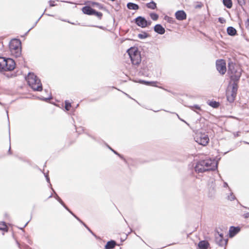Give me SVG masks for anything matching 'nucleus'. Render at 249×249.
<instances>
[{
  "mask_svg": "<svg viewBox=\"0 0 249 249\" xmlns=\"http://www.w3.org/2000/svg\"><path fill=\"white\" fill-rule=\"evenodd\" d=\"M52 196H53V195H52V194H51V195H50V196H49V198L52 197Z\"/></svg>",
  "mask_w": 249,
  "mask_h": 249,
  "instance_id": "obj_59",
  "label": "nucleus"
},
{
  "mask_svg": "<svg viewBox=\"0 0 249 249\" xmlns=\"http://www.w3.org/2000/svg\"><path fill=\"white\" fill-rule=\"evenodd\" d=\"M238 3L241 6H243L246 4L245 0H237Z\"/></svg>",
  "mask_w": 249,
  "mask_h": 249,
  "instance_id": "obj_35",
  "label": "nucleus"
},
{
  "mask_svg": "<svg viewBox=\"0 0 249 249\" xmlns=\"http://www.w3.org/2000/svg\"><path fill=\"white\" fill-rule=\"evenodd\" d=\"M217 163L215 160L206 159L197 162L195 167L196 172L203 173L210 170H214L217 168Z\"/></svg>",
  "mask_w": 249,
  "mask_h": 249,
  "instance_id": "obj_1",
  "label": "nucleus"
},
{
  "mask_svg": "<svg viewBox=\"0 0 249 249\" xmlns=\"http://www.w3.org/2000/svg\"><path fill=\"white\" fill-rule=\"evenodd\" d=\"M139 83L142 84H144L146 85H152L154 87H157L156 84L157 83V82H149V81H146L144 80H140Z\"/></svg>",
  "mask_w": 249,
  "mask_h": 249,
  "instance_id": "obj_25",
  "label": "nucleus"
},
{
  "mask_svg": "<svg viewBox=\"0 0 249 249\" xmlns=\"http://www.w3.org/2000/svg\"><path fill=\"white\" fill-rule=\"evenodd\" d=\"M93 236H94L95 237H96V235L94 233V232H93V231L89 228L88 230Z\"/></svg>",
  "mask_w": 249,
  "mask_h": 249,
  "instance_id": "obj_48",
  "label": "nucleus"
},
{
  "mask_svg": "<svg viewBox=\"0 0 249 249\" xmlns=\"http://www.w3.org/2000/svg\"><path fill=\"white\" fill-rule=\"evenodd\" d=\"M125 94H126V95H127L128 97H129V95H128L127 94H126V93H125Z\"/></svg>",
  "mask_w": 249,
  "mask_h": 249,
  "instance_id": "obj_63",
  "label": "nucleus"
},
{
  "mask_svg": "<svg viewBox=\"0 0 249 249\" xmlns=\"http://www.w3.org/2000/svg\"><path fill=\"white\" fill-rule=\"evenodd\" d=\"M154 30L156 33L160 35H163L165 32V29L160 24H156L154 27Z\"/></svg>",
  "mask_w": 249,
  "mask_h": 249,
  "instance_id": "obj_15",
  "label": "nucleus"
},
{
  "mask_svg": "<svg viewBox=\"0 0 249 249\" xmlns=\"http://www.w3.org/2000/svg\"><path fill=\"white\" fill-rule=\"evenodd\" d=\"M86 228L87 229V230H88L89 229V228L88 226H87V227H86Z\"/></svg>",
  "mask_w": 249,
  "mask_h": 249,
  "instance_id": "obj_62",
  "label": "nucleus"
},
{
  "mask_svg": "<svg viewBox=\"0 0 249 249\" xmlns=\"http://www.w3.org/2000/svg\"><path fill=\"white\" fill-rule=\"evenodd\" d=\"M49 3L50 6H54L55 5V4H54V2L53 1L50 0Z\"/></svg>",
  "mask_w": 249,
  "mask_h": 249,
  "instance_id": "obj_46",
  "label": "nucleus"
},
{
  "mask_svg": "<svg viewBox=\"0 0 249 249\" xmlns=\"http://www.w3.org/2000/svg\"><path fill=\"white\" fill-rule=\"evenodd\" d=\"M8 153L11 154V146H10V147L9 148V150H8Z\"/></svg>",
  "mask_w": 249,
  "mask_h": 249,
  "instance_id": "obj_53",
  "label": "nucleus"
},
{
  "mask_svg": "<svg viewBox=\"0 0 249 249\" xmlns=\"http://www.w3.org/2000/svg\"><path fill=\"white\" fill-rule=\"evenodd\" d=\"M45 12V11L44 12ZM44 14V13H43L41 16L37 20V21L35 23V24H34V25L25 33V35H27V34L29 32V31L32 30L33 28H34V27L35 26H36L37 23L38 22V21L40 20V19L42 17V16L43 15V14Z\"/></svg>",
  "mask_w": 249,
  "mask_h": 249,
  "instance_id": "obj_32",
  "label": "nucleus"
},
{
  "mask_svg": "<svg viewBox=\"0 0 249 249\" xmlns=\"http://www.w3.org/2000/svg\"><path fill=\"white\" fill-rule=\"evenodd\" d=\"M51 189L55 195L54 198L63 206L64 208H66L65 203L62 201V200L59 197L57 194L55 193L52 187H51Z\"/></svg>",
  "mask_w": 249,
  "mask_h": 249,
  "instance_id": "obj_22",
  "label": "nucleus"
},
{
  "mask_svg": "<svg viewBox=\"0 0 249 249\" xmlns=\"http://www.w3.org/2000/svg\"><path fill=\"white\" fill-rule=\"evenodd\" d=\"M116 155L117 156H118L121 159L125 160V159H124V158L123 157V156L122 155L120 154L119 153H118Z\"/></svg>",
  "mask_w": 249,
  "mask_h": 249,
  "instance_id": "obj_47",
  "label": "nucleus"
},
{
  "mask_svg": "<svg viewBox=\"0 0 249 249\" xmlns=\"http://www.w3.org/2000/svg\"><path fill=\"white\" fill-rule=\"evenodd\" d=\"M238 86L237 83H232L231 90L227 92V100L231 103H233L237 95Z\"/></svg>",
  "mask_w": 249,
  "mask_h": 249,
  "instance_id": "obj_6",
  "label": "nucleus"
},
{
  "mask_svg": "<svg viewBox=\"0 0 249 249\" xmlns=\"http://www.w3.org/2000/svg\"><path fill=\"white\" fill-rule=\"evenodd\" d=\"M195 141L199 144L203 146L206 145L209 142V138L207 135L199 133L195 137Z\"/></svg>",
  "mask_w": 249,
  "mask_h": 249,
  "instance_id": "obj_7",
  "label": "nucleus"
},
{
  "mask_svg": "<svg viewBox=\"0 0 249 249\" xmlns=\"http://www.w3.org/2000/svg\"><path fill=\"white\" fill-rule=\"evenodd\" d=\"M215 242L219 246L223 247L227 244L228 239H224L221 237H217V236L215 235Z\"/></svg>",
  "mask_w": 249,
  "mask_h": 249,
  "instance_id": "obj_14",
  "label": "nucleus"
},
{
  "mask_svg": "<svg viewBox=\"0 0 249 249\" xmlns=\"http://www.w3.org/2000/svg\"><path fill=\"white\" fill-rule=\"evenodd\" d=\"M228 71L231 73H233L240 71V70L236 69L235 64L233 62H231L228 63Z\"/></svg>",
  "mask_w": 249,
  "mask_h": 249,
  "instance_id": "obj_16",
  "label": "nucleus"
},
{
  "mask_svg": "<svg viewBox=\"0 0 249 249\" xmlns=\"http://www.w3.org/2000/svg\"><path fill=\"white\" fill-rule=\"evenodd\" d=\"M17 245H18V248H19L20 249H22V247L23 246H24V248H25L28 249V248H29V246H27V245H21L19 243V242H18V241H17Z\"/></svg>",
  "mask_w": 249,
  "mask_h": 249,
  "instance_id": "obj_36",
  "label": "nucleus"
},
{
  "mask_svg": "<svg viewBox=\"0 0 249 249\" xmlns=\"http://www.w3.org/2000/svg\"><path fill=\"white\" fill-rule=\"evenodd\" d=\"M107 147H108V148L109 149H110L115 154H117L118 153V152L117 151H116L115 150H114V149H113L112 148H111L109 146L107 145Z\"/></svg>",
  "mask_w": 249,
  "mask_h": 249,
  "instance_id": "obj_45",
  "label": "nucleus"
},
{
  "mask_svg": "<svg viewBox=\"0 0 249 249\" xmlns=\"http://www.w3.org/2000/svg\"><path fill=\"white\" fill-rule=\"evenodd\" d=\"M100 19H101L103 16V14L100 12L96 11L95 10H94V15Z\"/></svg>",
  "mask_w": 249,
  "mask_h": 249,
  "instance_id": "obj_31",
  "label": "nucleus"
},
{
  "mask_svg": "<svg viewBox=\"0 0 249 249\" xmlns=\"http://www.w3.org/2000/svg\"><path fill=\"white\" fill-rule=\"evenodd\" d=\"M165 90L167 91L168 92H170V91L168 90L167 89H164Z\"/></svg>",
  "mask_w": 249,
  "mask_h": 249,
  "instance_id": "obj_61",
  "label": "nucleus"
},
{
  "mask_svg": "<svg viewBox=\"0 0 249 249\" xmlns=\"http://www.w3.org/2000/svg\"><path fill=\"white\" fill-rule=\"evenodd\" d=\"M71 107V104L68 101H65V108L67 111H69Z\"/></svg>",
  "mask_w": 249,
  "mask_h": 249,
  "instance_id": "obj_30",
  "label": "nucleus"
},
{
  "mask_svg": "<svg viewBox=\"0 0 249 249\" xmlns=\"http://www.w3.org/2000/svg\"><path fill=\"white\" fill-rule=\"evenodd\" d=\"M9 49L11 53L16 57L21 54V43L18 39H13L9 43Z\"/></svg>",
  "mask_w": 249,
  "mask_h": 249,
  "instance_id": "obj_5",
  "label": "nucleus"
},
{
  "mask_svg": "<svg viewBox=\"0 0 249 249\" xmlns=\"http://www.w3.org/2000/svg\"><path fill=\"white\" fill-rule=\"evenodd\" d=\"M214 192H215V190H214V188L213 187V188H212V192H211V193H213V194H214Z\"/></svg>",
  "mask_w": 249,
  "mask_h": 249,
  "instance_id": "obj_54",
  "label": "nucleus"
},
{
  "mask_svg": "<svg viewBox=\"0 0 249 249\" xmlns=\"http://www.w3.org/2000/svg\"><path fill=\"white\" fill-rule=\"evenodd\" d=\"M126 7L128 9L137 10L139 9V6L133 2H128L127 3Z\"/></svg>",
  "mask_w": 249,
  "mask_h": 249,
  "instance_id": "obj_18",
  "label": "nucleus"
},
{
  "mask_svg": "<svg viewBox=\"0 0 249 249\" xmlns=\"http://www.w3.org/2000/svg\"><path fill=\"white\" fill-rule=\"evenodd\" d=\"M82 224H83V225L85 227H87V225H86L85 223H84V222H83V223H82Z\"/></svg>",
  "mask_w": 249,
  "mask_h": 249,
  "instance_id": "obj_58",
  "label": "nucleus"
},
{
  "mask_svg": "<svg viewBox=\"0 0 249 249\" xmlns=\"http://www.w3.org/2000/svg\"><path fill=\"white\" fill-rule=\"evenodd\" d=\"M94 10L90 6H84L82 9V11L84 14L89 16L94 15Z\"/></svg>",
  "mask_w": 249,
  "mask_h": 249,
  "instance_id": "obj_11",
  "label": "nucleus"
},
{
  "mask_svg": "<svg viewBox=\"0 0 249 249\" xmlns=\"http://www.w3.org/2000/svg\"><path fill=\"white\" fill-rule=\"evenodd\" d=\"M175 17L178 20H183L186 19L187 15L183 10H178L175 13Z\"/></svg>",
  "mask_w": 249,
  "mask_h": 249,
  "instance_id": "obj_10",
  "label": "nucleus"
},
{
  "mask_svg": "<svg viewBox=\"0 0 249 249\" xmlns=\"http://www.w3.org/2000/svg\"><path fill=\"white\" fill-rule=\"evenodd\" d=\"M15 66L16 64L13 59L0 56V71H12L15 69Z\"/></svg>",
  "mask_w": 249,
  "mask_h": 249,
  "instance_id": "obj_4",
  "label": "nucleus"
},
{
  "mask_svg": "<svg viewBox=\"0 0 249 249\" xmlns=\"http://www.w3.org/2000/svg\"><path fill=\"white\" fill-rule=\"evenodd\" d=\"M190 108L194 111H196V110H201L200 107L197 105H195L194 106H191Z\"/></svg>",
  "mask_w": 249,
  "mask_h": 249,
  "instance_id": "obj_33",
  "label": "nucleus"
},
{
  "mask_svg": "<svg viewBox=\"0 0 249 249\" xmlns=\"http://www.w3.org/2000/svg\"><path fill=\"white\" fill-rule=\"evenodd\" d=\"M127 53L131 63L133 65L138 66L141 62V53L137 47H131L128 49Z\"/></svg>",
  "mask_w": 249,
  "mask_h": 249,
  "instance_id": "obj_3",
  "label": "nucleus"
},
{
  "mask_svg": "<svg viewBox=\"0 0 249 249\" xmlns=\"http://www.w3.org/2000/svg\"><path fill=\"white\" fill-rule=\"evenodd\" d=\"M240 231V228L239 227L231 226L229 230V236L230 237L234 236Z\"/></svg>",
  "mask_w": 249,
  "mask_h": 249,
  "instance_id": "obj_13",
  "label": "nucleus"
},
{
  "mask_svg": "<svg viewBox=\"0 0 249 249\" xmlns=\"http://www.w3.org/2000/svg\"><path fill=\"white\" fill-rule=\"evenodd\" d=\"M223 187H228V184L227 182H224V184H223Z\"/></svg>",
  "mask_w": 249,
  "mask_h": 249,
  "instance_id": "obj_49",
  "label": "nucleus"
},
{
  "mask_svg": "<svg viewBox=\"0 0 249 249\" xmlns=\"http://www.w3.org/2000/svg\"><path fill=\"white\" fill-rule=\"evenodd\" d=\"M235 137H238L239 136V134H238V132H237L236 134H235Z\"/></svg>",
  "mask_w": 249,
  "mask_h": 249,
  "instance_id": "obj_57",
  "label": "nucleus"
},
{
  "mask_svg": "<svg viewBox=\"0 0 249 249\" xmlns=\"http://www.w3.org/2000/svg\"><path fill=\"white\" fill-rule=\"evenodd\" d=\"M197 3H198V4L196 5L195 6V8H200L202 7L203 4L201 2H197Z\"/></svg>",
  "mask_w": 249,
  "mask_h": 249,
  "instance_id": "obj_37",
  "label": "nucleus"
},
{
  "mask_svg": "<svg viewBox=\"0 0 249 249\" xmlns=\"http://www.w3.org/2000/svg\"><path fill=\"white\" fill-rule=\"evenodd\" d=\"M216 232L218 234V236H217V237H221L222 238H224L223 234L222 233H220L217 231H216Z\"/></svg>",
  "mask_w": 249,
  "mask_h": 249,
  "instance_id": "obj_43",
  "label": "nucleus"
},
{
  "mask_svg": "<svg viewBox=\"0 0 249 249\" xmlns=\"http://www.w3.org/2000/svg\"><path fill=\"white\" fill-rule=\"evenodd\" d=\"M52 97H51V96H50L48 98H44V97H42V98H40V99L42 100V101H47L51 99H52Z\"/></svg>",
  "mask_w": 249,
  "mask_h": 249,
  "instance_id": "obj_40",
  "label": "nucleus"
},
{
  "mask_svg": "<svg viewBox=\"0 0 249 249\" xmlns=\"http://www.w3.org/2000/svg\"><path fill=\"white\" fill-rule=\"evenodd\" d=\"M218 20H219L221 23H223V21H223V20H223V18H218Z\"/></svg>",
  "mask_w": 249,
  "mask_h": 249,
  "instance_id": "obj_51",
  "label": "nucleus"
},
{
  "mask_svg": "<svg viewBox=\"0 0 249 249\" xmlns=\"http://www.w3.org/2000/svg\"><path fill=\"white\" fill-rule=\"evenodd\" d=\"M241 74L240 71L235 72V73H231V80L233 81V83H237L238 84V81L241 77Z\"/></svg>",
  "mask_w": 249,
  "mask_h": 249,
  "instance_id": "obj_12",
  "label": "nucleus"
},
{
  "mask_svg": "<svg viewBox=\"0 0 249 249\" xmlns=\"http://www.w3.org/2000/svg\"><path fill=\"white\" fill-rule=\"evenodd\" d=\"M208 105L213 108H217L220 106L219 103L215 101H210Z\"/></svg>",
  "mask_w": 249,
  "mask_h": 249,
  "instance_id": "obj_26",
  "label": "nucleus"
},
{
  "mask_svg": "<svg viewBox=\"0 0 249 249\" xmlns=\"http://www.w3.org/2000/svg\"><path fill=\"white\" fill-rule=\"evenodd\" d=\"M217 70L221 74H224L226 71V64L224 60L218 59L216 61Z\"/></svg>",
  "mask_w": 249,
  "mask_h": 249,
  "instance_id": "obj_9",
  "label": "nucleus"
},
{
  "mask_svg": "<svg viewBox=\"0 0 249 249\" xmlns=\"http://www.w3.org/2000/svg\"><path fill=\"white\" fill-rule=\"evenodd\" d=\"M149 15L151 19L154 21L158 20L159 17V15L155 13H151Z\"/></svg>",
  "mask_w": 249,
  "mask_h": 249,
  "instance_id": "obj_29",
  "label": "nucleus"
},
{
  "mask_svg": "<svg viewBox=\"0 0 249 249\" xmlns=\"http://www.w3.org/2000/svg\"><path fill=\"white\" fill-rule=\"evenodd\" d=\"M73 216L75 218H76V217H77V216L74 214H73Z\"/></svg>",
  "mask_w": 249,
  "mask_h": 249,
  "instance_id": "obj_60",
  "label": "nucleus"
},
{
  "mask_svg": "<svg viewBox=\"0 0 249 249\" xmlns=\"http://www.w3.org/2000/svg\"><path fill=\"white\" fill-rule=\"evenodd\" d=\"M227 197L228 199L231 201L235 199V197L232 193H231L230 195L228 196Z\"/></svg>",
  "mask_w": 249,
  "mask_h": 249,
  "instance_id": "obj_34",
  "label": "nucleus"
},
{
  "mask_svg": "<svg viewBox=\"0 0 249 249\" xmlns=\"http://www.w3.org/2000/svg\"><path fill=\"white\" fill-rule=\"evenodd\" d=\"M89 2L92 6L96 7L99 9H102L103 8V5L100 3L93 1H89Z\"/></svg>",
  "mask_w": 249,
  "mask_h": 249,
  "instance_id": "obj_24",
  "label": "nucleus"
},
{
  "mask_svg": "<svg viewBox=\"0 0 249 249\" xmlns=\"http://www.w3.org/2000/svg\"><path fill=\"white\" fill-rule=\"evenodd\" d=\"M116 244V243L115 241H109L107 242L105 246V249H112L115 247Z\"/></svg>",
  "mask_w": 249,
  "mask_h": 249,
  "instance_id": "obj_20",
  "label": "nucleus"
},
{
  "mask_svg": "<svg viewBox=\"0 0 249 249\" xmlns=\"http://www.w3.org/2000/svg\"><path fill=\"white\" fill-rule=\"evenodd\" d=\"M29 86L34 91L42 90V85L40 80L34 73L29 72L26 78Z\"/></svg>",
  "mask_w": 249,
  "mask_h": 249,
  "instance_id": "obj_2",
  "label": "nucleus"
},
{
  "mask_svg": "<svg viewBox=\"0 0 249 249\" xmlns=\"http://www.w3.org/2000/svg\"><path fill=\"white\" fill-rule=\"evenodd\" d=\"M28 222H27L25 224V225L24 226V227H23V228H20V229H21V230H23V228H25V227L27 225V224H28Z\"/></svg>",
  "mask_w": 249,
  "mask_h": 249,
  "instance_id": "obj_52",
  "label": "nucleus"
},
{
  "mask_svg": "<svg viewBox=\"0 0 249 249\" xmlns=\"http://www.w3.org/2000/svg\"><path fill=\"white\" fill-rule=\"evenodd\" d=\"M146 6L147 8L154 10L157 8V4L154 1H151L149 3L146 4Z\"/></svg>",
  "mask_w": 249,
  "mask_h": 249,
  "instance_id": "obj_21",
  "label": "nucleus"
},
{
  "mask_svg": "<svg viewBox=\"0 0 249 249\" xmlns=\"http://www.w3.org/2000/svg\"><path fill=\"white\" fill-rule=\"evenodd\" d=\"M209 245V243L205 240L200 241L198 244V247L200 249H207Z\"/></svg>",
  "mask_w": 249,
  "mask_h": 249,
  "instance_id": "obj_17",
  "label": "nucleus"
},
{
  "mask_svg": "<svg viewBox=\"0 0 249 249\" xmlns=\"http://www.w3.org/2000/svg\"><path fill=\"white\" fill-rule=\"evenodd\" d=\"M149 35L146 32H143L142 34H139L138 37L141 39H145Z\"/></svg>",
  "mask_w": 249,
  "mask_h": 249,
  "instance_id": "obj_28",
  "label": "nucleus"
},
{
  "mask_svg": "<svg viewBox=\"0 0 249 249\" xmlns=\"http://www.w3.org/2000/svg\"><path fill=\"white\" fill-rule=\"evenodd\" d=\"M246 28L249 29V18H248L245 22Z\"/></svg>",
  "mask_w": 249,
  "mask_h": 249,
  "instance_id": "obj_39",
  "label": "nucleus"
},
{
  "mask_svg": "<svg viewBox=\"0 0 249 249\" xmlns=\"http://www.w3.org/2000/svg\"><path fill=\"white\" fill-rule=\"evenodd\" d=\"M177 116H178V119H179L181 121H182V122H183L185 123L186 124H187L188 126H189V124L188 123H187L185 120H184L182 119V118H180V117L179 116V115H178V114H177Z\"/></svg>",
  "mask_w": 249,
  "mask_h": 249,
  "instance_id": "obj_41",
  "label": "nucleus"
},
{
  "mask_svg": "<svg viewBox=\"0 0 249 249\" xmlns=\"http://www.w3.org/2000/svg\"><path fill=\"white\" fill-rule=\"evenodd\" d=\"M78 221H79L81 223H83V222L78 217H76V218Z\"/></svg>",
  "mask_w": 249,
  "mask_h": 249,
  "instance_id": "obj_50",
  "label": "nucleus"
},
{
  "mask_svg": "<svg viewBox=\"0 0 249 249\" xmlns=\"http://www.w3.org/2000/svg\"><path fill=\"white\" fill-rule=\"evenodd\" d=\"M93 27H96V26H92ZM97 27H98L100 29H103V27L102 26H97Z\"/></svg>",
  "mask_w": 249,
  "mask_h": 249,
  "instance_id": "obj_56",
  "label": "nucleus"
},
{
  "mask_svg": "<svg viewBox=\"0 0 249 249\" xmlns=\"http://www.w3.org/2000/svg\"><path fill=\"white\" fill-rule=\"evenodd\" d=\"M65 207H66V208H64L65 209H66L71 214H72V215H73V214H74V213H73V212L72 211H71L66 205H65Z\"/></svg>",
  "mask_w": 249,
  "mask_h": 249,
  "instance_id": "obj_42",
  "label": "nucleus"
},
{
  "mask_svg": "<svg viewBox=\"0 0 249 249\" xmlns=\"http://www.w3.org/2000/svg\"><path fill=\"white\" fill-rule=\"evenodd\" d=\"M27 242L30 244H32V242H31V241L30 239H28Z\"/></svg>",
  "mask_w": 249,
  "mask_h": 249,
  "instance_id": "obj_55",
  "label": "nucleus"
},
{
  "mask_svg": "<svg viewBox=\"0 0 249 249\" xmlns=\"http://www.w3.org/2000/svg\"><path fill=\"white\" fill-rule=\"evenodd\" d=\"M0 231H7L8 227L4 222H0Z\"/></svg>",
  "mask_w": 249,
  "mask_h": 249,
  "instance_id": "obj_27",
  "label": "nucleus"
},
{
  "mask_svg": "<svg viewBox=\"0 0 249 249\" xmlns=\"http://www.w3.org/2000/svg\"><path fill=\"white\" fill-rule=\"evenodd\" d=\"M135 23L139 27L144 28L151 25L152 22L147 20L145 18L139 16L135 18Z\"/></svg>",
  "mask_w": 249,
  "mask_h": 249,
  "instance_id": "obj_8",
  "label": "nucleus"
},
{
  "mask_svg": "<svg viewBox=\"0 0 249 249\" xmlns=\"http://www.w3.org/2000/svg\"><path fill=\"white\" fill-rule=\"evenodd\" d=\"M224 5L227 8L230 9L232 6V2L231 0H223Z\"/></svg>",
  "mask_w": 249,
  "mask_h": 249,
  "instance_id": "obj_23",
  "label": "nucleus"
},
{
  "mask_svg": "<svg viewBox=\"0 0 249 249\" xmlns=\"http://www.w3.org/2000/svg\"><path fill=\"white\" fill-rule=\"evenodd\" d=\"M227 32L228 34L231 36H234L237 34V31L236 29L231 26H230L227 28Z\"/></svg>",
  "mask_w": 249,
  "mask_h": 249,
  "instance_id": "obj_19",
  "label": "nucleus"
},
{
  "mask_svg": "<svg viewBox=\"0 0 249 249\" xmlns=\"http://www.w3.org/2000/svg\"><path fill=\"white\" fill-rule=\"evenodd\" d=\"M243 216L245 218H248L249 217V213H246L244 214Z\"/></svg>",
  "mask_w": 249,
  "mask_h": 249,
  "instance_id": "obj_44",
  "label": "nucleus"
},
{
  "mask_svg": "<svg viewBox=\"0 0 249 249\" xmlns=\"http://www.w3.org/2000/svg\"><path fill=\"white\" fill-rule=\"evenodd\" d=\"M45 178H46V180H47V182H48L50 184V187L51 188L52 187V185H51V184L50 183V178H49L48 175H46V174H45Z\"/></svg>",
  "mask_w": 249,
  "mask_h": 249,
  "instance_id": "obj_38",
  "label": "nucleus"
}]
</instances>
